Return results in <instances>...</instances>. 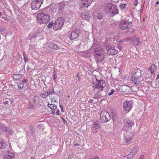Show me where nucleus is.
Instances as JSON below:
<instances>
[{"mask_svg": "<svg viewBox=\"0 0 159 159\" xmlns=\"http://www.w3.org/2000/svg\"><path fill=\"white\" fill-rule=\"evenodd\" d=\"M79 30H75L72 31L69 35V37L71 40L76 39L79 36Z\"/></svg>", "mask_w": 159, "mask_h": 159, "instance_id": "obj_13", "label": "nucleus"}, {"mask_svg": "<svg viewBox=\"0 0 159 159\" xmlns=\"http://www.w3.org/2000/svg\"><path fill=\"white\" fill-rule=\"evenodd\" d=\"M111 2L114 3L118 2L120 0H111Z\"/></svg>", "mask_w": 159, "mask_h": 159, "instance_id": "obj_47", "label": "nucleus"}, {"mask_svg": "<svg viewBox=\"0 0 159 159\" xmlns=\"http://www.w3.org/2000/svg\"><path fill=\"white\" fill-rule=\"evenodd\" d=\"M99 93H100V95L101 96V98L104 97L106 94V92L105 91H104L100 90V91L99 92Z\"/></svg>", "mask_w": 159, "mask_h": 159, "instance_id": "obj_31", "label": "nucleus"}, {"mask_svg": "<svg viewBox=\"0 0 159 159\" xmlns=\"http://www.w3.org/2000/svg\"><path fill=\"white\" fill-rule=\"evenodd\" d=\"M64 19L61 17L58 18L55 21L54 25L53 27V30H57L61 29L64 25Z\"/></svg>", "mask_w": 159, "mask_h": 159, "instance_id": "obj_4", "label": "nucleus"}, {"mask_svg": "<svg viewBox=\"0 0 159 159\" xmlns=\"http://www.w3.org/2000/svg\"><path fill=\"white\" fill-rule=\"evenodd\" d=\"M27 80L26 79H24L23 80H21L22 83H23L24 84L27 82Z\"/></svg>", "mask_w": 159, "mask_h": 159, "instance_id": "obj_45", "label": "nucleus"}, {"mask_svg": "<svg viewBox=\"0 0 159 159\" xmlns=\"http://www.w3.org/2000/svg\"><path fill=\"white\" fill-rule=\"evenodd\" d=\"M106 13L110 16H113L118 13L117 6L111 3H107L105 7Z\"/></svg>", "mask_w": 159, "mask_h": 159, "instance_id": "obj_1", "label": "nucleus"}, {"mask_svg": "<svg viewBox=\"0 0 159 159\" xmlns=\"http://www.w3.org/2000/svg\"><path fill=\"white\" fill-rule=\"evenodd\" d=\"M117 47L119 49V51H121V44L119 43L117 45Z\"/></svg>", "mask_w": 159, "mask_h": 159, "instance_id": "obj_41", "label": "nucleus"}, {"mask_svg": "<svg viewBox=\"0 0 159 159\" xmlns=\"http://www.w3.org/2000/svg\"><path fill=\"white\" fill-rule=\"evenodd\" d=\"M48 107L51 109L52 110H55L57 108V106L52 104H48Z\"/></svg>", "mask_w": 159, "mask_h": 159, "instance_id": "obj_29", "label": "nucleus"}, {"mask_svg": "<svg viewBox=\"0 0 159 159\" xmlns=\"http://www.w3.org/2000/svg\"><path fill=\"white\" fill-rule=\"evenodd\" d=\"M138 2H135V3H134V5H135V6H136L137 5Z\"/></svg>", "mask_w": 159, "mask_h": 159, "instance_id": "obj_54", "label": "nucleus"}, {"mask_svg": "<svg viewBox=\"0 0 159 159\" xmlns=\"http://www.w3.org/2000/svg\"><path fill=\"white\" fill-rule=\"evenodd\" d=\"M93 85L94 90L97 89L100 90H102L106 86L105 81L104 80H98V83H94Z\"/></svg>", "mask_w": 159, "mask_h": 159, "instance_id": "obj_7", "label": "nucleus"}, {"mask_svg": "<svg viewBox=\"0 0 159 159\" xmlns=\"http://www.w3.org/2000/svg\"><path fill=\"white\" fill-rule=\"evenodd\" d=\"M159 4V1H158V2H157L156 3H155V5H158V4Z\"/></svg>", "mask_w": 159, "mask_h": 159, "instance_id": "obj_55", "label": "nucleus"}, {"mask_svg": "<svg viewBox=\"0 0 159 159\" xmlns=\"http://www.w3.org/2000/svg\"><path fill=\"white\" fill-rule=\"evenodd\" d=\"M40 96L42 98H46L48 96V94L46 92V93H41V94H40Z\"/></svg>", "mask_w": 159, "mask_h": 159, "instance_id": "obj_34", "label": "nucleus"}, {"mask_svg": "<svg viewBox=\"0 0 159 159\" xmlns=\"http://www.w3.org/2000/svg\"><path fill=\"white\" fill-rule=\"evenodd\" d=\"M35 107V106L34 105H33L31 102H29L28 107L29 109L34 108Z\"/></svg>", "mask_w": 159, "mask_h": 159, "instance_id": "obj_33", "label": "nucleus"}, {"mask_svg": "<svg viewBox=\"0 0 159 159\" xmlns=\"http://www.w3.org/2000/svg\"><path fill=\"white\" fill-rule=\"evenodd\" d=\"M140 43L139 38L136 35L134 36V39L132 40V43L135 45H138Z\"/></svg>", "mask_w": 159, "mask_h": 159, "instance_id": "obj_19", "label": "nucleus"}, {"mask_svg": "<svg viewBox=\"0 0 159 159\" xmlns=\"http://www.w3.org/2000/svg\"><path fill=\"white\" fill-rule=\"evenodd\" d=\"M60 112V111L59 110H57L56 112V114L57 115H60L59 113Z\"/></svg>", "mask_w": 159, "mask_h": 159, "instance_id": "obj_51", "label": "nucleus"}, {"mask_svg": "<svg viewBox=\"0 0 159 159\" xmlns=\"http://www.w3.org/2000/svg\"><path fill=\"white\" fill-rule=\"evenodd\" d=\"M2 16V14L0 13V17Z\"/></svg>", "mask_w": 159, "mask_h": 159, "instance_id": "obj_59", "label": "nucleus"}, {"mask_svg": "<svg viewBox=\"0 0 159 159\" xmlns=\"http://www.w3.org/2000/svg\"><path fill=\"white\" fill-rule=\"evenodd\" d=\"M7 146L6 142L2 139L0 138V148H4Z\"/></svg>", "mask_w": 159, "mask_h": 159, "instance_id": "obj_21", "label": "nucleus"}, {"mask_svg": "<svg viewBox=\"0 0 159 159\" xmlns=\"http://www.w3.org/2000/svg\"><path fill=\"white\" fill-rule=\"evenodd\" d=\"M123 105L124 110L129 112L131 110L132 108L133 102L131 101L126 100L124 102Z\"/></svg>", "mask_w": 159, "mask_h": 159, "instance_id": "obj_10", "label": "nucleus"}, {"mask_svg": "<svg viewBox=\"0 0 159 159\" xmlns=\"http://www.w3.org/2000/svg\"><path fill=\"white\" fill-rule=\"evenodd\" d=\"M52 114H55V110H52Z\"/></svg>", "mask_w": 159, "mask_h": 159, "instance_id": "obj_50", "label": "nucleus"}, {"mask_svg": "<svg viewBox=\"0 0 159 159\" xmlns=\"http://www.w3.org/2000/svg\"><path fill=\"white\" fill-rule=\"evenodd\" d=\"M159 79V74H158L157 77V79Z\"/></svg>", "mask_w": 159, "mask_h": 159, "instance_id": "obj_56", "label": "nucleus"}, {"mask_svg": "<svg viewBox=\"0 0 159 159\" xmlns=\"http://www.w3.org/2000/svg\"><path fill=\"white\" fill-rule=\"evenodd\" d=\"M126 6L127 5L125 4H122L120 5V7L121 9L123 10L125 8Z\"/></svg>", "mask_w": 159, "mask_h": 159, "instance_id": "obj_36", "label": "nucleus"}, {"mask_svg": "<svg viewBox=\"0 0 159 159\" xmlns=\"http://www.w3.org/2000/svg\"><path fill=\"white\" fill-rule=\"evenodd\" d=\"M43 2V0H34L31 3V7L32 10H38Z\"/></svg>", "mask_w": 159, "mask_h": 159, "instance_id": "obj_6", "label": "nucleus"}, {"mask_svg": "<svg viewBox=\"0 0 159 159\" xmlns=\"http://www.w3.org/2000/svg\"><path fill=\"white\" fill-rule=\"evenodd\" d=\"M81 16L82 19L87 20H89L90 18L89 14L86 11H84L81 14Z\"/></svg>", "mask_w": 159, "mask_h": 159, "instance_id": "obj_18", "label": "nucleus"}, {"mask_svg": "<svg viewBox=\"0 0 159 159\" xmlns=\"http://www.w3.org/2000/svg\"><path fill=\"white\" fill-rule=\"evenodd\" d=\"M8 128L6 127L2 124H0V129L2 130L3 131L6 132L8 131L7 130Z\"/></svg>", "mask_w": 159, "mask_h": 159, "instance_id": "obj_27", "label": "nucleus"}, {"mask_svg": "<svg viewBox=\"0 0 159 159\" xmlns=\"http://www.w3.org/2000/svg\"><path fill=\"white\" fill-rule=\"evenodd\" d=\"M89 159H101L99 157L95 156L90 157Z\"/></svg>", "mask_w": 159, "mask_h": 159, "instance_id": "obj_44", "label": "nucleus"}, {"mask_svg": "<svg viewBox=\"0 0 159 159\" xmlns=\"http://www.w3.org/2000/svg\"><path fill=\"white\" fill-rule=\"evenodd\" d=\"M139 77L133 76L131 78V80L136 84H139L140 81Z\"/></svg>", "mask_w": 159, "mask_h": 159, "instance_id": "obj_22", "label": "nucleus"}, {"mask_svg": "<svg viewBox=\"0 0 159 159\" xmlns=\"http://www.w3.org/2000/svg\"><path fill=\"white\" fill-rule=\"evenodd\" d=\"M100 123L98 121L95 122L93 125V131L94 133H96L100 127Z\"/></svg>", "mask_w": 159, "mask_h": 159, "instance_id": "obj_14", "label": "nucleus"}, {"mask_svg": "<svg viewBox=\"0 0 159 159\" xmlns=\"http://www.w3.org/2000/svg\"><path fill=\"white\" fill-rule=\"evenodd\" d=\"M53 24H54V23H53V22H50L48 25L47 27L48 28H51L53 25Z\"/></svg>", "mask_w": 159, "mask_h": 159, "instance_id": "obj_39", "label": "nucleus"}, {"mask_svg": "<svg viewBox=\"0 0 159 159\" xmlns=\"http://www.w3.org/2000/svg\"><path fill=\"white\" fill-rule=\"evenodd\" d=\"M60 108H61V109H63V106H62V105H61L60 106Z\"/></svg>", "mask_w": 159, "mask_h": 159, "instance_id": "obj_57", "label": "nucleus"}, {"mask_svg": "<svg viewBox=\"0 0 159 159\" xmlns=\"http://www.w3.org/2000/svg\"><path fill=\"white\" fill-rule=\"evenodd\" d=\"M139 159H144L143 155H141Z\"/></svg>", "mask_w": 159, "mask_h": 159, "instance_id": "obj_49", "label": "nucleus"}, {"mask_svg": "<svg viewBox=\"0 0 159 159\" xmlns=\"http://www.w3.org/2000/svg\"><path fill=\"white\" fill-rule=\"evenodd\" d=\"M138 150L139 147L138 146H136L133 148H132L131 152L129 154V156H130V157H132L133 158L136 154Z\"/></svg>", "mask_w": 159, "mask_h": 159, "instance_id": "obj_16", "label": "nucleus"}, {"mask_svg": "<svg viewBox=\"0 0 159 159\" xmlns=\"http://www.w3.org/2000/svg\"><path fill=\"white\" fill-rule=\"evenodd\" d=\"M47 93L48 94L49 97H51V96L55 94L54 90L53 88H51L48 89L46 91Z\"/></svg>", "mask_w": 159, "mask_h": 159, "instance_id": "obj_23", "label": "nucleus"}, {"mask_svg": "<svg viewBox=\"0 0 159 159\" xmlns=\"http://www.w3.org/2000/svg\"><path fill=\"white\" fill-rule=\"evenodd\" d=\"M157 68V67L154 64H152L151 66L149 68V70L151 73V74H153L154 73V70Z\"/></svg>", "mask_w": 159, "mask_h": 159, "instance_id": "obj_25", "label": "nucleus"}, {"mask_svg": "<svg viewBox=\"0 0 159 159\" xmlns=\"http://www.w3.org/2000/svg\"><path fill=\"white\" fill-rule=\"evenodd\" d=\"M133 39H134V37L133 38H132L131 37H130L129 38H128L126 39L125 40V41L127 42H130L132 43V40H133Z\"/></svg>", "mask_w": 159, "mask_h": 159, "instance_id": "obj_38", "label": "nucleus"}, {"mask_svg": "<svg viewBox=\"0 0 159 159\" xmlns=\"http://www.w3.org/2000/svg\"><path fill=\"white\" fill-rule=\"evenodd\" d=\"M125 126L128 125L129 127H132L134 125V122L132 120L128 118L125 119Z\"/></svg>", "mask_w": 159, "mask_h": 159, "instance_id": "obj_17", "label": "nucleus"}, {"mask_svg": "<svg viewBox=\"0 0 159 159\" xmlns=\"http://www.w3.org/2000/svg\"><path fill=\"white\" fill-rule=\"evenodd\" d=\"M2 18L5 20H8V19L7 18V17H4V16H2Z\"/></svg>", "mask_w": 159, "mask_h": 159, "instance_id": "obj_48", "label": "nucleus"}, {"mask_svg": "<svg viewBox=\"0 0 159 159\" xmlns=\"http://www.w3.org/2000/svg\"><path fill=\"white\" fill-rule=\"evenodd\" d=\"M16 76H17V75H15L14 77H16Z\"/></svg>", "mask_w": 159, "mask_h": 159, "instance_id": "obj_63", "label": "nucleus"}, {"mask_svg": "<svg viewBox=\"0 0 159 159\" xmlns=\"http://www.w3.org/2000/svg\"><path fill=\"white\" fill-rule=\"evenodd\" d=\"M80 144L79 143H76V144H74V146H80Z\"/></svg>", "mask_w": 159, "mask_h": 159, "instance_id": "obj_53", "label": "nucleus"}, {"mask_svg": "<svg viewBox=\"0 0 159 159\" xmlns=\"http://www.w3.org/2000/svg\"><path fill=\"white\" fill-rule=\"evenodd\" d=\"M100 93H99V92H98V93H96L94 95V97L95 98L98 99L99 98H101V96L100 95Z\"/></svg>", "mask_w": 159, "mask_h": 159, "instance_id": "obj_37", "label": "nucleus"}, {"mask_svg": "<svg viewBox=\"0 0 159 159\" xmlns=\"http://www.w3.org/2000/svg\"><path fill=\"white\" fill-rule=\"evenodd\" d=\"M102 17V15L101 13L97 14V15L95 16V18L96 19L98 18L100 20H101Z\"/></svg>", "mask_w": 159, "mask_h": 159, "instance_id": "obj_30", "label": "nucleus"}, {"mask_svg": "<svg viewBox=\"0 0 159 159\" xmlns=\"http://www.w3.org/2000/svg\"><path fill=\"white\" fill-rule=\"evenodd\" d=\"M31 159H35V158L34 157H32L31 158Z\"/></svg>", "mask_w": 159, "mask_h": 159, "instance_id": "obj_58", "label": "nucleus"}, {"mask_svg": "<svg viewBox=\"0 0 159 159\" xmlns=\"http://www.w3.org/2000/svg\"><path fill=\"white\" fill-rule=\"evenodd\" d=\"M62 120H63V121L64 122V121H65V119H63Z\"/></svg>", "mask_w": 159, "mask_h": 159, "instance_id": "obj_60", "label": "nucleus"}, {"mask_svg": "<svg viewBox=\"0 0 159 159\" xmlns=\"http://www.w3.org/2000/svg\"><path fill=\"white\" fill-rule=\"evenodd\" d=\"M57 77V75L55 74H54L53 75V79L54 81L56 80Z\"/></svg>", "mask_w": 159, "mask_h": 159, "instance_id": "obj_46", "label": "nucleus"}, {"mask_svg": "<svg viewBox=\"0 0 159 159\" xmlns=\"http://www.w3.org/2000/svg\"><path fill=\"white\" fill-rule=\"evenodd\" d=\"M9 103V102L8 101H5L4 102V103L5 104V105H7V104H8V103Z\"/></svg>", "mask_w": 159, "mask_h": 159, "instance_id": "obj_52", "label": "nucleus"}, {"mask_svg": "<svg viewBox=\"0 0 159 159\" xmlns=\"http://www.w3.org/2000/svg\"><path fill=\"white\" fill-rule=\"evenodd\" d=\"M130 156H129V154L127 156L123 157L122 159H130V158H132V157H130Z\"/></svg>", "mask_w": 159, "mask_h": 159, "instance_id": "obj_42", "label": "nucleus"}, {"mask_svg": "<svg viewBox=\"0 0 159 159\" xmlns=\"http://www.w3.org/2000/svg\"><path fill=\"white\" fill-rule=\"evenodd\" d=\"M92 0H82L80 6L82 8L87 7L90 6L92 2Z\"/></svg>", "mask_w": 159, "mask_h": 159, "instance_id": "obj_12", "label": "nucleus"}, {"mask_svg": "<svg viewBox=\"0 0 159 159\" xmlns=\"http://www.w3.org/2000/svg\"><path fill=\"white\" fill-rule=\"evenodd\" d=\"M64 8V6L63 4H59V10H63Z\"/></svg>", "mask_w": 159, "mask_h": 159, "instance_id": "obj_35", "label": "nucleus"}, {"mask_svg": "<svg viewBox=\"0 0 159 159\" xmlns=\"http://www.w3.org/2000/svg\"><path fill=\"white\" fill-rule=\"evenodd\" d=\"M130 89L129 86H126L125 85L123 86L122 87V92H124L127 93L128 91H127V90H129Z\"/></svg>", "mask_w": 159, "mask_h": 159, "instance_id": "obj_28", "label": "nucleus"}, {"mask_svg": "<svg viewBox=\"0 0 159 159\" xmlns=\"http://www.w3.org/2000/svg\"><path fill=\"white\" fill-rule=\"evenodd\" d=\"M34 103L35 105L39 106L41 105L43 101L38 96L35 95L33 98Z\"/></svg>", "mask_w": 159, "mask_h": 159, "instance_id": "obj_15", "label": "nucleus"}, {"mask_svg": "<svg viewBox=\"0 0 159 159\" xmlns=\"http://www.w3.org/2000/svg\"><path fill=\"white\" fill-rule=\"evenodd\" d=\"M52 97V98L53 99L54 98H53L52 97Z\"/></svg>", "mask_w": 159, "mask_h": 159, "instance_id": "obj_64", "label": "nucleus"}, {"mask_svg": "<svg viewBox=\"0 0 159 159\" xmlns=\"http://www.w3.org/2000/svg\"><path fill=\"white\" fill-rule=\"evenodd\" d=\"M36 18L38 22L40 24H46L48 22L50 19L49 16L45 14L42 12L37 13Z\"/></svg>", "mask_w": 159, "mask_h": 159, "instance_id": "obj_2", "label": "nucleus"}, {"mask_svg": "<svg viewBox=\"0 0 159 159\" xmlns=\"http://www.w3.org/2000/svg\"><path fill=\"white\" fill-rule=\"evenodd\" d=\"M106 48L107 53L110 55L116 54L118 52V50L115 49V47L110 44H107Z\"/></svg>", "mask_w": 159, "mask_h": 159, "instance_id": "obj_9", "label": "nucleus"}, {"mask_svg": "<svg viewBox=\"0 0 159 159\" xmlns=\"http://www.w3.org/2000/svg\"><path fill=\"white\" fill-rule=\"evenodd\" d=\"M4 159H11L14 156V154L8 150H5L2 152Z\"/></svg>", "mask_w": 159, "mask_h": 159, "instance_id": "obj_11", "label": "nucleus"}, {"mask_svg": "<svg viewBox=\"0 0 159 159\" xmlns=\"http://www.w3.org/2000/svg\"><path fill=\"white\" fill-rule=\"evenodd\" d=\"M61 111H62H62H63V109H61Z\"/></svg>", "mask_w": 159, "mask_h": 159, "instance_id": "obj_61", "label": "nucleus"}, {"mask_svg": "<svg viewBox=\"0 0 159 159\" xmlns=\"http://www.w3.org/2000/svg\"><path fill=\"white\" fill-rule=\"evenodd\" d=\"M132 24L131 22L126 20H123L120 23L119 28L121 29L125 30L129 29L132 26Z\"/></svg>", "mask_w": 159, "mask_h": 159, "instance_id": "obj_8", "label": "nucleus"}, {"mask_svg": "<svg viewBox=\"0 0 159 159\" xmlns=\"http://www.w3.org/2000/svg\"><path fill=\"white\" fill-rule=\"evenodd\" d=\"M94 55L95 60L98 62H101L104 59L103 50L101 47L94 49Z\"/></svg>", "mask_w": 159, "mask_h": 159, "instance_id": "obj_3", "label": "nucleus"}, {"mask_svg": "<svg viewBox=\"0 0 159 159\" xmlns=\"http://www.w3.org/2000/svg\"><path fill=\"white\" fill-rule=\"evenodd\" d=\"M115 91L114 90V89H111V92H109L108 93V95L110 96V95H112V94H113L114 93Z\"/></svg>", "mask_w": 159, "mask_h": 159, "instance_id": "obj_40", "label": "nucleus"}, {"mask_svg": "<svg viewBox=\"0 0 159 159\" xmlns=\"http://www.w3.org/2000/svg\"><path fill=\"white\" fill-rule=\"evenodd\" d=\"M135 2H138V0H135Z\"/></svg>", "mask_w": 159, "mask_h": 159, "instance_id": "obj_62", "label": "nucleus"}, {"mask_svg": "<svg viewBox=\"0 0 159 159\" xmlns=\"http://www.w3.org/2000/svg\"><path fill=\"white\" fill-rule=\"evenodd\" d=\"M48 46L52 49L57 50L60 49V48L56 44L52 42H50L48 44Z\"/></svg>", "mask_w": 159, "mask_h": 159, "instance_id": "obj_20", "label": "nucleus"}, {"mask_svg": "<svg viewBox=\"0 0 159 159\" xmlns=\"http://www.w3.org/2000/svg\"><path fill=\"white\" fill-rule=\"evenodd\" d=\"M18 88L19 90H21L24 87V84L22 83L21 80H20L18 83H17Z\"/></svg>", "mask_w": 159, "mask_h": 159, "instance_id": "obj_26", "label": "nucleus"}, {"mask_svg": "<svg viewBox=\"0 0 159 159\" xmlns=\"http://www.w3.org/2000/svg\"><path fill=\"white\" fill-rule=\"evenodd\" d=\"M124 139L125 142L126 143H130L133 140V138L131 137L126 136L125 137Z\"/></svg>", "mask_w": 159, "mask_h": 159, "instance_id": "obj_24", "label": "nucleus"}, {"mask_svg": "<svg viewBox=\"0 0 159 159\" xmlns=\"http://www.w3.org/2000/svg\"><path fill=\"white\" fill-rule=\"evenodd\" d=\"M7 131H6V132L10 134H13V132L9 128H8Z\"/></svg>", "mask_w": 159, "mask_h": 159, "instance_id": "obj_43", "label": "nucleus"}, {"mask_svg": "<svg viewBox=\"0 0 159 159\" xmlns=\"http://www.w3.org/2000/svg\"><path fill=\"white\" fill-rule=\"evenodd\" d=\"M23 54L24 57V61L25 62H26L28 61L27 56L26 55V54L25 52H23Z\"/></svg>", "mask_w": 159, "mask_h": 159, "instance_id": "obj_32", "label": "nucleus"}, {"mask_svg": "<svg viewBox=\"0 0 159 159\" xmlns=\"http://www.w3.org/2000/svg\"><path fill=\"white\" fill-rule=\"evenodd\" d=\"M111 119L109 113L106 110H103L100 114V119L104 123L107 122Z\"/></svg>", "mask_w": 159, "mask_h": 159, "instance_id": "obj_5", "label": "nucleus"}]
</instances>
